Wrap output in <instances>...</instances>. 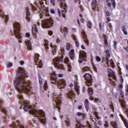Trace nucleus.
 I'll use <instances>...</instances> for the list:
<instances>
[{
    "label": "nucleus",
    "mask_w": 128,
    "mask_h": 128,
    "mask_svg": "<svg viewBox=\"0 0 128 128\" xmlns=\"http://www.w3.org/2000/svg\"><path fill=\"white\" fill-rule=\"evenodd\" d=\"M28 73L24 68L18 67L17 71V78L14 81V86L20 94L32 92L30 82L26 80Z\"/></svg>",
    "instance_id": "obj_1"
},
{
    "label": "nucleus",
    "mask_w": 128,
    "mask_h": 128,
    "mask_svg": "<svg viewBox=\"0 0 128 128\" xmlns=\"http://www.w3.org/2000/svg\"><path fill=\"white\" fill-rule=\"evenodd\" d=\"M19 100H22L23 104H24V112L29 110L30 114H32V116H34L36 118H38L40 122L46 124V114L44 111L42 110H38L36 109L33 108L32 106L31 105L25 103L24 102V98L22 95L19 96Z\"/></svg>",
    "instance_id": "obj_2"
},
{
    "label": "nucleus",
    "mask_w": 128,
    "mask_h": 128,
    "mask_svg": "<svg viewBox=\"0 0 128 128\" xmlns=\"http://www.w3.org/2000/svg\"><path fill=\"white\" fill-rule=\"evenodd\" d=\"M52 84H56L58 86V88H60V90H62V88H64V86H66V81L64 79L58 80V78L52 77Z\"/></svg>",
    "instance_id": "obj_3"
},
{
    "label": "nucleus",
    "mask_w": 128,
    "mask_h": 128,
    "mask_svg": "<svg viewBox=\"0 0 128 128\" xmlns=\"http://www.w3.org/2000/svg\"><path fill=\"white\" fill-rule=\"evenodd\" d=\"M13 26L14 28V32L16 38L18 40L19 42H22V36L20 33V23L15 22L13 24Z\"/></svg>",
    "instance_id": "obj_4"
},
{
    "label": "nucleus",
    "mask_w": 128,
    "mask_h": 128,
    "mask_svg": "<svg viewBox=\"0 0 128 128\" xmlns=\"http://www.w3.org/2000/svg\"><path fill=\"white\" fill-rule=\"evenodd\" d=\"M54 64L56 68H60V70H64V67L62 65V62H64V60L62 57H56L53 60Z\"/></svg>",
    "instance_id": "obj_5"
},
{
    "label": "nucleus",
    "mask_w": 128,
    "mask_h": 128,
    "mask_svg": "<svg viewBox=\"0 0 128 128\" xmlns=\"http://www.w3.org/2000/svg\"><path fill=\"white\" fill-rule=\"evenodd\" d=\"M53 100L56 102V106L58 108H60L62 104V94L56 95V93L53 94Z\"/></svg>",
    "instance_id": "obj_6"
},
{
    "label": "nucleus",
    "mask_w": 128,
    "mask_h": 128,
    "mask_svg": "<svg viewBox=\"0 0 128 128\" xmlns=\"http://www.w3.org/2000/svg\"><path fill=\"white\" fill-rule=\"evenodd\" d=\"M54 25V20L52 18H48L44 20V22L43 23L42 28H50L52 26Z\"/></svg>",
    "instance_id": "obj_7"
},
{
    "label": "nucleus",
    "mask_w": 128,
    "mask_h": 128,
    "mask_svg": "<svg viewBox=\"0 0 128 128\" xmlns=\"http://www.w3.org/2000/svg\"><path fill=\"white\" fill-rule=\"evenodd\" d=\"M84 78L86 80L85 82L86 86H92V75H90V74L86 73L84 76Z\"/></svg>",
    "instance_id": "obj_8"
},
{
    "label": "nucleus",
    "mask_w": 128,
    "mask_h": 128,
    "mask_svg": "<svg viewBox=\"0 0 128 128\" xmlns=\"http://www.w3.org/2000/svg\"><path fill=\"white\" fill-rule=\"evenodd\" d=\"M10 128H24L19 120L12 122L10 124Z\"/></svg>",
    "instance_id": "obj_9"
},
{
    "label": "nucleus",
    "mask_w": 128,
    "mask_h": 128,
    "mask_svg": "<svg viewBox=\"0 0 128 128\" xmlns=\"http://www.w3.org/2000/svg\"><path fill=\"white\" fill-rule=\"evenodd\" d=\"M86 53L84 51L80 52L79 54V62L82 64L84 60H86Z\"/></svg>",
    "instance_id": "obj_10"
},
{
    "label": "nucleus",
    "mask_w": 128,
    "mask_h": 128,
    "mask_svg": "<svg viewBox=\"0 0 128 128\" xmlns=\"http://www.w3.org/2000/svg\"><path fill=\"white\" fill-rule=\"evenodd\" d=\"M88 94L90 96V98L91 100H94V102H95L96 104H97L98 100V99L96 98H94L92 96V94H94V91H92V88L90 87L88 88Z\"/></svg>",
    "instance_id": "obj_11"
},
{
    "label": "nucleus",
    "mask_w": 128,
    "mask_h": 128,
    "mask_svg": "<svg viewBox=\"0 0 128 128\" xmlns=\"http://www.w3.org/2000/svg\"><path fill=\"white\" fill-rule=\"evenodd\" d=\"M40 54H36V56H34V62L36 64L37 66V68H42V62L38 60V56Z\"/></svg>",
    "instance_id": "obj_12"
},
{
    "label": "nucleus",
    "mask_w": 128,
    "mask_h": 128,
    "mask_svg": "<svg viewBox=\"0 0 128 128\" xmlns=\"http://www.w3.org/2000/svg\"><path fill=\"white\" fill-rule=\"evenodd\" d=\"M60 6L62 8H63V10H62V12H68V6L66 3L65 0H60Z\"/></svg>",
    "instance_id": "obj_13"
},
{
    "label": "nucleus",
    "mask_w": 128,
    "mask_h": 128,
    "mask_svg": "<svg viewBox=\"0 0 128 128\" xmlns=\"http://www.w3.org/2000/svg\"><path fill=\"white\" fill-rule=\"evenodd\" d=\"M108 74L110 75V76L114 80H116V73L114 72V71L110 69V68H108Z\"/></svg>",
    "instance_id": "obj_14"
},
{
    "label": "nucleus",
    "mask_w": 128,
    "mask_h": 128,
    "mask_svg": "<svg viewBox=\"0 0 128 128\" xmlns=\"http://www.w3.org/2000/svg\"><path fill=\"white\" fill-rule=\"evenodd\" d=\"M120 94L122 96V98L120 99V102L121 103L122 106V108H124V106H126V102L124 101V92L120 91Z\"/></svg>",
    "instance_id": "obj_15"
},
{
    "label": "nucleus",
    "mask_w": 128,
    "mask_h": 128,
    "mask_svg": "<svg viewBox=\"0 0 128 128\" xmlns=\"http://www.w3.org/2000/svg\"><path fill=\"white\" fill-rule=\"evenodd\" d=\"M67 96L71 100H74V96H76V94H74L72 91H70L67 94Z\"/></svg>",
    "instance_id": "obj_16"
},
{
    "label": "nucleus",
    "mask_w": 128,
    "mask_h": 128,
    "mask_svg": "<svg viewBox=\"0 0 128 128\" xmlns=\"http://www.w3.org/2000/svg\"><path fill=\"white\" fill-rule=\"evenodd\" d=\"M82 36L84 42L88 46V37L84 32H82Z\"/></svg>",
    "instance_id": "obj_17"
},
{
    "label": "nucleus",
    "mask_w": 128,
    "mask_h": 128,
    "mask_svg": "<svg viewBox=\"0 0 128 128\" xmlns=\"http://www.w3.org/2000/svg\"><path fill=\"white\" fill-rule=\"evenodd\" d=\"M0 17L2 18L5 22H8V18L7 16L4 15V12H2V10H0Z\"/></svg>",
    "instance_id": "obj_18"
},
{
    "label": "nucleus",
    "mask_w": 128,
    "mask_h": 128,
    "mask_svg": "<svg viewBox=\"0 0 128 128\" xmlns=\"http://www.w3.org/2000/svg\"><path fill=\"white\" fill-rule=\"evenodd\" d=\"M25 44L27 46V50H32V42H30V40H26Z\"/></svg>",
    "instance_id": "obj_19"
},
{
    "label": "nucleus",
    "mask_w": 128,
    "mask_h": 128,
    "mask_svg": "<svg viewBox=\"0 0 128 128\" xmlns=\"http://www.w3.org/2000/svg\"><path fill=\"white\" fill-rule=\"evenodd\" d=\"M60 32H62L64 36H66L68 32V29L66 27H64V28H60Z\"/></svg>",
    "instance_id": "obj_20"
},
{
    "label": "nucleus",
    "mask_w": 128,
    "mask_h": 128,
    "mask_svg": "<svg viewBox=\"0 0 128 128\" xmlns=\"http://www.w3.org/2000/svg\"><path fill=\"white\" fill-rule=\"evenodd\" d=\"M2 100H0V110L3 114H6V110L4 109V107H2Z\"/></svg>",
    "instance_id": "obj_21"
},
{
    "label": "nucleus",
    "mask_w": 128,
    "mask_h": 128,
    "mask_svg": "<svg viewBox=\"0 0 128 128\" xmlns=\"http://www.w3.org/2000/svg\"><path fill=\"white\" fill-rule=\"evenodd\" d=\"M26 20L28 22H30V11H28V9L26 8Z\"/></svg>",
    "instance_id": "obj_22"
},
{
    "label": "nucleus",
    "mask_w": 128,
    "mask_h": 128,
    "mask_svg": "<svg viewBox=\"0 0 128 128\" xmlns=\"http://www.w3.org/2000/svg\"><path fill=\"white\" fill-rule=\"evenodd\" d=\"M50 46L52 48V52L53 56H54L56 53V46L52 45V44H50Z\"/></svg>",
    "instance_id": "obj_23"
},
{
    "label": "nucleus",
    "mask_w": 128,
    "mask_h": 128,
    "mask_svg": "<svg viewBox=\"0 0 128 128\" xmlns=\"http://www.w3.org/2000/svg\"><path fill=\"white\" fill-rule=\"evenodd\" d=\"M69 54L72 60H74V50L70 51Z\"/></svg>",
    "instance_id": "obj_24"
},
{
    "label": "nucleus",
    "mask_w": 128,
    "mask_h": 128,
    "mask_svg": "<svg viewBox=\"0 0 128 128\" xmlns=\"http://www.w3.org/2000/svg\"><path fill=\"white\" fill-rule=\"evenodd\" d=\"M84 106L87 112H88L89 106H88V100L86 99L84 102Z\"/></svg>",
    "instance_id": "obj_25"
},
{
    "label": "nucleus",
    "mask_w": 128,
    "mask_h": 128,
    "mask_svg": "<svg viewBox=\"0 0 128 128\" xmlns=\"http://www.w3.org/2000/svg\"><path fill=\"white\" fill-rule=\"evenodd\" d=\"M72 38L74 40V42H76V46L78 48V46H79L78 42H76V36L74 35H72Z\"/></svg>",
    "instance_id": "obj_26"
},
{
    "label": "nucleus",
    "mask_w": 128,
    "mask_h": 128,
    "mask_svg": "<svg viewBox=\"0 0 128 128\" xmlns=\"http://www.w3.org/2000/svg\"><path fill=\"white\" fill-rule=\"evenodd\" d=\"M110 124L114 128H118V124L116 122L112 121L110 122Z\"/></svg>",
    "instance_id": "obj_27"
},
{
    "label": "nucleus",
    "mask_w": 128,
    "mask_h": 128,
    "mask_svg": "<svg viewBox=\"0 0 128 128\" xmlns=\"http://www.w3.org/2000/svg\"><path fill=\"white\" fill-rule=\"evenodd\" d=\"M45 43H44V46L46 47V52H48V50L49 48H48V40H44Z\"/></svg>",
    "instance_id": "obj_28"
},
{
    "label": "nucleus",
    "mask_w": 128,
    "mask_h": 128,
    "mask_svg": "<svg viewBox=\"0 0 128 128\" xmlns=\"http://www.w3.org/2000/svg\"><path fill=\"white\" fill-rule=\"evenodd\" d=\"M88 70H90V68H88V67H84L82 68V74H84L86 72H88Z\"/></svg>",
    "instance_id": "obj_29"
},
{
    "label": "nucleus",
    "mask_w": 128,
    "mask_h": 128,
    "mask_svg": "<svg viewBox=\"0 0 128 128\" xmlns=\"http://www.w3.org/2000/svg\"><path fill=\"white\" fill-rule=\"evenodd\" d=\"M122 32H123L124 34H128V32H126V26H122Z\"/></svg>",
    "instance_id": "obj_30"
},
{
    "label": "nucleus",
    "mask_w": 128,
    "mask_h": 128,
    "mask_svg": "<svg viewBox=\"0 0 128 128\" xmlns=\"http://www.w3.org/2000/svg\"><path fill=\"white\" fill-rule=\"evenodd\" d=\"M65 122L67 126H70V120L69 118H68V120H66Z\"/></svg>",
    "instance_id": "obj_31"
},
{
    "label": "nucleus",
    "mask_w": 128,
    "mask_h": 128,
    "mask_svg": "<svg viewBox=\"0 0 128 128\" xmlns=\"http://www.w3.org/2000/svg\"><path fill=\"white\" fill-rule=\"evenodd\" d=\"M75 90L78 92V94H80V86H75Z\"/></svg>",
    "instance_id": "obj_32"
},
{
    "label": "nucleus",
    "mask_w": 128,
    "mask_h": 128,
    "mask_svg": "<svg viewBox=\"0 0 128 128\" xmlns=\"http://www.w3.org/2000/svg\"><path fill=\"white\" fill-rule=\"evenodd\" d=\"M64 62L65 64H70V59L68 57H66L64 59Z\"/></svg>",
    "instance_id": "obj_33"
},
{
    "label": "nucleus",
    "mask_w": 128,
    "mask_h": 128,
    "mask_svg": "<svg viewBox=\"0 0 128 128\" xmlns=\"http://www.w3.org/2000/svg\"><path fill=\"white\" fill-rule=\"evenodd\" d=\"M92 6L93 8V10H94V8H96V0H92Z\"/></svg>",
    "instance_id": "obj_34"
},
{
    "label": "nucleus",
    "mask_w": 128,
    "mask_h": 128,
    "mask_svg": "<svg viewBox=\"0 0 128 128\" xmlns=\"http://www.w3.org/2000/svg\"><path fill=\"white\" fill-rule=\"evenodd\" d=\"M106 64L108 65V66H110V64H108V62H110V60H108V56H106Z\"/></svg>",
    "instance_id": "obj_35"
},
{
    "label": "nucleus",
    "mask_w": 128,
    "mask_h": 128,
    "mask_svg": "<svg viewBox=\"0 0 128 128\" xmlns=\"http://www.w3.org/2000/svg\"><path fill=\"white\" fill-rule=\"evenodd\" d=\"M109 80H110V84H116V82H114V81L112 80V78H109Z\"/></svg>",
    "instance_id": "obj_36"
},
{
    "label": "nucleus",
    "mask_w": 128,
    "mask_h": 128,
    "mask_svg": "<svg viewBox=\"0 0 128 128\" xmlns=\"http://www.w3.org/2000/svg\"><path fill=\"white\" fill-rule=\"evenodd\" d=\"M106 56H108V58H110V51L108 50H106Z\"/></svg>",
    "instance_id": "obj_37"
},
{
    "label": "nucleus",
    "mask_w": 128,
    "mask_h": 128,
    "mask_svg": "<svg viewBox=\"0 0 128 128\" xmlns=\"http://www.w3.org/2000/svg\"><path fill=\"white\" fill-rule=\"evenodd\" d=\"M7 68H10L11 66H12V62H8L6 64Z\"/></svg>",
    "instance_id": "obj_38"
},
{
    "label": "nucleus",
    "mask_w": 128,
    "mask_h": 128,
    "mask_svg": "<svg viewBox=\"0 0 128 128\" xmlns=\"http://www.w3.org/2000/svg\"><path fill=\"white\" fill-rule=\"evenodd\" d=\"M87 26L89 28H92V24H91L90 22H88Z\"/></svg>",
    "instance_id": "obj_39"
},
{
    "label": "nucleus",
    "mask_w": 128,
    "mask_h": 128,
    "mask_svg": "<svg viewBox=\"0 0 128 128\" xmlns=\"http://www.w3.org/2000/svg\"><path fill=\"white\" fill-rule=\"evenodd\" d=\"M116 44H118V42H116V41H114V46L115 50H116Z\"/></svg>",
    "instance_id": "obj_40"
},
{
    "label": "nucleus",
    "mask_w": 128,
    "mask_h": 128,
    "mask_svg": "<svg viewBox=\"0 0 128 128\" xmlns=\"http://www.w3.org/2000/svg\"><path fill=\"white\" fill-rule=\"evenodd\" d=\"M96 60H97V62H100V60H102V59L100 58V57L98 56H96Z\"/></svg>",
    "instance_id": "obj_41"
},
{
    "label": "nucleus",
    "mask_w": 128,
    "mask_h": 128,
    "mask_svg": "<svg viewBox=\"0 0 128 128\" xmlns=\"http://www.w3.org/2000/svg\"><path fill=\"white\" fill-rule=\"evenodd\" d=\"M124 124L125 126H126V128H128V123L126 120H124Z\"/></svg>",
    "instance_id": "obj_42"
},
{
    "label": "nucleus",
    "mask_w": 128,
    "mask_h": 128,
    "mask_svg": "<svg viewBox=\"0 0 128 128\" xmlns=\"http://www.w3.org/2000/svg\"><path fill=\"white\" fill-rule=\"evenodd\" d=\"M110 66H112V68H114V63L112 60H110Z\"/></svg>",
    "instance_id": "obj_43"
},
{
    "label": "nucleus",
    "mask_w": 128,
    "mask_h": 128,
    "mask_svg": "<svg viewBox=\"0 0 128 128\" xmlns=\"http://www.w3.org/2000/svg\"><path fill=\"white\" fill-rule=\"evenodd\" d=\"M39 82L40 84H42V79L40 76L39 77Z\"/></svg>",
    "instance_id": "obj_44"
},
{
    "label": "nucleus",
    "mask_w": 128,
    "mask_h": 128,
    "mask_svg": "<svg viewBox=\"0 0 128 128\" xmlns=\"http://www.w3.org/2000/svg\"><path fill=\"white\" fill-rule=\"evenodd\" d=\"M68 68H69V72H70L72 70H70V68H72V65L68 64Z\"/></svg>",
    "instance_id": "obj_45"
},
{
    "label": "nucleus",
    "mask_w": 128,
    "mask_h": 128,
    "mask_svg": "<svg viewBox=\"0 0 128 128\" xmlns=\"http://www.w3.org/2000/svg\"><path fill=\"white\" fill-rule=\"evenodd\" d=\"M112 6L114 8H116V2H112Z\"/></svg>",
    "instance_id": "obj_46"
},
{
    "label": "nucleus",
    "mask_w": 128,
    "mask_h": 128,
    "mask_svg": "<svg viewBox=\"0 0 128 128\" xmlns=\"http://www.w3.org/2000/svg\"><path fill=\"white\" fill-rule=\"evenodd\" d=\"M44 88L46 90V88H48V84H44Z\"/></svg>",
    "instance_id": "obj_47"
},
{
    "label": "nucleus",
    "mask_w": 128,
    "mask_h": 128,
    "mask_svg": "<svg viewBox=\"0 0 128 128\" xmlns=\"http://www.w3.org/2000/svg\"><path fill=\"white\" fill-rule=\"evenodd\" d=\"M99 28L100 30H102V22H100L99 24Z\"/></svg>",
    "instance_id": "obj_48"
},
{
    "label": "nucleus",
    "mask_w": 128,
    "mask_h": 128,
    "mask_svg": "<svg viewBox=\"0 0 128 128\" xmlns=\"http://www.w3.org/2000/svg\"><path fill=\"white\" fill-rule=\"evenodd\" d=\"M26 36L27 38H30V33L27 32L26 34Z\"/></svg>",
    "instance_id": "obj_49"
},
{
    "label": "nucleus",
    "mask_w": 128,
    "mask_h": 128,
    "mask_svg": "<svg viewBox=\"0 0 128 128\" xmlns=\"http://www.w3.org/2000/svg\"><path fill=\"white\" fill-rule=\"evenodd\" d=\"M94 114H95V116H96V118H98V120L100 118V116H98V113L95 112Z\"/></svg>",
    "instance_id": "obj_50"
},
{
    "label": "nucleus",
    "mask_w": 128,
    "mask_h": 128,
    "mask_svg": "<svg viewBox=\"0 0 128 128\" xmlns=\"http://www.w3.org/2000/svg\"><path fill=\"white\" fill-rule=\"evenodd\" d=\"M110 107L111 108L114 109V105L112 104V102H110Z\"/></svg>",
    "instance_id": "obj_51"
},
{
    "label": "nucleus",
    "mask_w": 128,
    "mask_h": 128,
    "mask_svg": "<svg viewBox=\"0 0 128 128\" xmlns=\"http://www.w3.org/2000/svg\"><path fill=\"white\" fill-rule=\"evenodd\" d=\"M58 14L59 16H62L61 13H60V10H58Z\"/></svg>",
    "instance_id": "obj_52"
},
{
    "label": "nucleus",
    "mask_w": 128,
    "mask_h": 128,
    "mask_svg": "<svg viewBox=\"0 0 128 128\" xmlns=\"http://www.w3.org/2000/svg\"><path fill=\"white\" fill-rule=\"evenodd\" d=\"M108 126V121H106L104 126Z\"/></svg>",
    "instance_id": "obj_53"
},
{
    "label": "nucleus",
    "mask_w": 128,
    "mask_h": 128,
    "mask_svg": "<svg viewBox=\"0 0 128 128\" xmlns=\"http://www.w3.org/2000/svg\"><path fill=\"white\" fill-rule=\"evenodd\" d=\"M34 31L36 32H38V28H36V27H34Z\"/></svg>",
    "instance_id": "obj_54"
},
{
    "label": "nucleus",
    "mask_w": 128,
    "mask_h": 128,
    "mask_svg": "<svg viewBox=\"0 0 128 128\" xmlns=\"http://www.w3.org/2000/svg\"><path fill=\"white\" fill-rule=\"evenodd\" d=\"M77 116H82V112H78V113H77Z\"/></svg>",
    "instance_id": "obj_55"
},
{
    "label": "nucleus",
    "mask_w": 128,
    "mask_h": 128,
    "mask_svg": "<svg viewBox=\"0 0 128 128\" xmlns=\"http://www.w3.org/2000/svg\"><path fill=\"white\" fill-rule=\"evenodd\" d=\"M48 34H49V36H52V32L49 31L48 32Z\"/></svg>",
    "instance_id": "obj_56"
},
{
    "label": "nucleus",
    "mask_w": 128,
    "mask_h": 128,
    "mask_svg": "<svg viewBox=\"0 0 128 128\" xmlns=\"http://www.w3.org/2000/svg\"><path fill=\"white\" fill-rule=\"evenodd\" d=\"M32 9L33 10H36V7H34V6H32Z\"/></svg>",
    "instance_id": "obj_57"
},
{
    "label": "nucleus",
    "mask_w": 128,
    "mask_h": 128,
    "mask_svg": "<svg viewBox=\"0 0 128 128\" xmlns=\"http://www.w3.org/2000/svg\"><path fill=\"white\" fill-rule=\"evenodd\" d=\"M52 4H54V0H50Z\"/></svg>",
    "instance_id": "obj_58"
},
{
    "label": "nucleus",
    "mask_w": 128,
    "mask_h": 128,
    "mask_svg": "<svg viewBox=\"0 0 128 128\" xmlns=\"http://www.w3.org/2000/svg\"><path fill=\"white\" fill-rule=\"evenodd\" d=\"M80 22H82V23L84 22V18H81Z\"/></svg>",
    "instance_id": "obj_59"
},
{
    "label": "nucleus",
    "mask_w": 128,
    "mask_h": 128,
    "mask_svg": "<svg viewBox=\"0 0 128 128\" xmlns=\"http://www.w3.org/2000/svg\"><path fill=\"white\" fill-rule=\"evenodd\" d=\"M82 92H86V88L84 87V86H82Z\"/></svg>",
    "instance_id": "obj_60"
},
{
    "label": "nucleus",
    "mask_w": 128,
    "mask_h": 128,
    "mask_svg": "<svg viewBox=\"0 0 128 128\" xmlns=\"http://www.w3.org/2000/svg\"><path fill=\"white\" fill-rule=\"evenodd\" d=\"M24 64V62L23 60H21L20 62V64H21V66H22Z\"/></svg>",
    "instance_id": "obj_61"
},
{
    "label": "nucleus",
    "mask_w": 128,
    "mask_h": 128,
    "mask_svg": "<svg viewBox=\"0 0 128 128\" xmlns=\"http://www.w3.org/2000/svg\"><path fill=\"white\" fill-rule=\"evenodd\" d=\"M66 50H70V46L68 45L67 46H66Z\"/></svg>",
    "instance_id": "obj_62"
},
{
    "label": "nucleus",
    "mask_w": 128,
    "mask_h": 128,
    "mask_svg": "<svg viewBox=\"0 0 128 128\" xmlns=\"http://www.w3.org/2000/svg\"><path fill=\"white\" fill-rule=\"evenodd\" d=\"M50 12H51V14H54V12H55L54 10H51Z\"/></svg>",
    "instance_id": "obj_63"
},
{
    "label": "nucleus",
    "mask_w": 128,
    "mask_h": 128,
    "mask_svg": "<svg viewBox=\"0 0 128 128\" xmlns=\"http://www.w3.org/2000/svg\"><path fill=\"white\" fill-rule=\"evenodd\" d=\"M106 15L107 16H110V12H106Z\"/></svg>",
    "instance_id": "obj_64"
}]
</instances>
